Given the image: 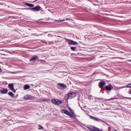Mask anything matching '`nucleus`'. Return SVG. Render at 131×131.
Masks as SVG:
<instances>
[{
    "label": "nucleus",
    "mask_w": 131,
    "mask_h": 131,
    "mask_svg": "<svg viewBox=\"0 0 131 131\" xmlns=\"http://www.w3.org/2000/svg\"><path fill=\"white\" fill-rule=\"evenodd\" d=\"M69 110L70 113L68 111H66L65 114H66V115H68V116H69L70 118H75L77 116L76 114L74 113V112H73V111H72V110L70 107H69Z\"/></svg>",
    "instance_id": "obj_1"
},
{
    "label": "nucleus",
    "mask_w": 131,
    "mask_h": 131,
    "mask_svg": "<svg viewBox=\"0 0 131 131\" xmlns=\"http://www.w3.org/2000/svg\"><path fill=\"white\" fill-rule=\"evenodd\" d=\"M77 96V94L75 92H73V91L71 92L70 93L68 94L67 99H73V98H75Z\"/></svg>",
    "instance_id": "obj_2"
},
{
    "label": "nucleus",
    "mask_w": 131,
    "mask_h": 131,
    "mask_svg": "<svg viewBox=\"0 0 131 131\" xmlns=\"http://www.w3.org/2000/svg\"><path fill=\"white\" fill-rule=\"evenodd\" d=\"M29 10H30V11H33V12H39V11H40V6H37L33 8H29Z\"/></svg>",
    "instance_id": "obj_3"
},
{
    "label": "nucleus",
    "mask_w": 131,
    "mask_h": 131,
    "mask_svg": "<svg viewBox=\"0 0 131 131\" xmlns=\"http://www.w3.org/2000/svg\"><path fill=\"white\" fill-rule=\"evenodd\" d=\"M57 88L59 90H64V89H66L67 88V86L64 83H58L57 84Z\"/></svg>",
    "instance_id": "obj_4"
},
{
    "label": "nucleus",
    "mask_w": 131,
    "mask_h": 131,
    "mask_svg": "<svg viewBox=\"0 0 131 131\" xmlns=\"http://www.w3.org/2000/svg\"><path fill=\"white\" fill-rule=\"evenodd\" d=\"M66 40H68L69 42V45H70V46H76L77 45H78V43L75 41H73L72 40H70L69 39H66Z\"/></svg>",
    "instance_id": "obj_5"
},
{
    "label": "nucleus",
    "mask_w": 131,
    "mask_h": 131,
    "mask_svg": "<svg viewBox=\"0 0 131 131\" xmlns=\"http://www.w3.org/2000/svg\"><path fill=\"white\" fill-rule=\"evenodd\" d=\"M52 103H53V104H54V105H61V104H62V101L61 100H56V99H52L51 100Z\"/></svg>",
    "instance_id": "obj_6"
},
{
    "label": "nucleus",
    "mask_w": 131,
    "mask_h": 131,
    "mask_svg": "<svg viewBox=\"0 0 131 131\" xmlns=\"http://www.w3.org/2000/svg\"><path fill=\"white\" fill-rule=\"evenodd\" d=\"M8 88L10 89V91H12L13 93H16V90L14 88V84L10 83L8 84Z\"/></svg>",
    "instance_id": "obj_7"
},
{
    "label": "nucleus",
    "mask_w": 131,
    "mask_h": 131,
    "mask_svg": "<svg viewBox=\"0 0 131 131\" xmlns=\"http://www.w3.org/2000/svg\"><path fill=\"white\" fill-rule=\"evenodd\" d=\"M24 98L25 100H34V97L31 95H26Z\"/></svg>",
    "instance_id": "obj_8"
},
{
    "label": "nucleus",
    "mask_w": 131,
    "mask_h": 131,
    "mask_svg": "<svg viewBox=\"0 0 131 131\" xmlns=\"http://www.w3.org/2000/svg\"><path fill=\"white\" fill-rule=\"evenodd\" d=\"M89 129L92 131H100V129L94 126H90L88 127Z\"/></svg>",
    "instance_id": "obj_9"
},
{
    "label": "nucleus",
    "mask_w": 131,
    "mask_h": 131,
    "mask_svg": "<svg viewBox=\"0 0 131 131\" xmlns=\"http://www.w3.org/2000/svg\"><path fill=\"white\" fill-rule=\"evenodd\" d=\"M1 94L5 95L8 94V90L7 89L3 88L2 90H0Z\"/></svg>",
    "instance_id": "obj_10"
},
{
    "label": "nucleus",
    "mask_w": 131,
    "mask_h": 131,
    "mask_svg": "<svg viewBox=\"0 0 131 131\" xmlns=\"http://www.w3.org/2000/svg\"><path fill=\"white\" fill-rule=\"evenodd\" d=\"M106 84V82L105 81H102L99 83V88L100 89H103L104 88V85Z\"/></svg>",
    "instance_id": "obj_11"
},
{
    "label": "nucleus",
    "mask_w": 131,
    "mask_h": 131,
    "mask_svg": "<svg viewBox=\"0 0 131 131\" xmlns=\"http://www.w3.org/2000/svg\"><path fill=\"white\" fill-rule=\"evenodd\" d=\"M39 58L38 56H33L31 59H30V61L31 62L32 61H35L36 60H38Z\"/></svg>",
    "instance_id": "obj_12"
},
{
    "label": "nucleus",
    "mask_w": 131,
    "mask_h": 131,
    "mask_svg": "<svg viewBox=\"0 0 131 131\" xmlns=\"http://www.w3.org/2000/svg\"><path fill=\"white\" fill-rule=\"evenodd\" d=\"M30 89V85H25L24 86V90L25 91H27V90H29Z\"/></svg>",
    "instance_id": "obj_13"
},
{
    "label": "nucleus",
    "mask_w": 131,
    "mask_h": 131,
    "mask_svg": "<svg viewBox=\"0 0 131 131\" xmlns=\"http://www.w3.org/2000/svg\"><path fill=\"white\" fill-rule=\"evenodd\" d=\"M90 117L91 119H93V120H95V121H98L99 119L96 118V117H95L93 116H90Z\"/></svg>",
    "instance_id": "obj_14"
},
{
    "label": "nucleus",
    "mask_w": 131,
    "mask_h": 131,
    "mask_svg": "<svg viewBox=\"0 0 131 131\" xmlns=\"http://www.w3.org/2000/svg\"><path fill=\"white\" fill-rule=\"evenodd\" d=\"M8 95L9 96H10V97H12V98H14V97H15V94H14V93H13V92H9L8 93Z\"/></svg>",
    "instance_id": "obj_15"
},
{
    "label": "nucleus",
    "mask_w": 131,
    "mask_h": 131,
    "mask_svg": "<svg viewBox=\"0 0 131 131\" xmlns=\"http://www.w3.org/2000/svg\"><path fill=\"white\" fill-rule=\"evenodd\" d=\"M26 6H27L28 7H31V8H33V7H34V5L29 3H26Z\"/></svg>",
    "instance_id": "obj_16"
},
{
    "label": "nucleus",
    "mask_w": 131,
    "mask_h": 131,
    "mask_svg": "<svg viewBox=\"0 0 131 131\" xmlns=\"http://www.w3.org/2000/svg\"><path fill=\"white\" fill-rule=\"evenodd\" d=\"M113 100H118V98L114 97L109 99H106V101H113Z\"/></svg>",
    "instance_id": "obj_17"
},
{
    "label": "nucleus",
    "mask_w": 131,
    "mask_h": 131,
    "mask_svg": "<svg viewBox=\"0 0 131 131\" xmlns=\"http://www.w3.org/2000/svg\"><path fill=\"white\" fill-rule=\"evenodd\" d=\"M105 90H106V91H111L112 89L111 88V86L106 85L105 86Z\"/></svg>",
    "instance_id": "obj_18"
},
{
    "label": "nucleus",
    "mask_w": 131,
    "mask_h": 131,
    "mask_svg": "<svg viewBox=\"0 0 131 131\" xmlns=\"http://www.w3.org/2000/svg\"><path fill=\"white\" fill-rule=\"evenodd\" d=\"M38 126H39L38 129H39V130L43 129V127H42V126H41V125H39Z\"/></svg>",
    "instance_id": "obj_19"
},
{
    "label": "nucleus",
    "mask_w": 131,
    "mask_h": 131,
    "mask_svg": "<svg viewBox=\"0 0 131 131\" xmlns=\"http://www.w3.org/2000/svg\"><path fill=\"white\" fill-rule=\"evenodd\" d=\"M66 111H67L66 110H61V113H63L64 114H66Z\"/></svg>",
    "instance_id": "obj_20"
},
{
    "label": "nucleus",
    "mask_w": 131,
    "mask_h": 131,
    "mask_svg": "<svg viewBox=\"0 0 131 131\" xmlns=\"http://www.w3.org/2000/svg\"><path fill=\"white\" fill-rule=\"evenodd\" d=\"M71 50H72V51H75V50H76V47H71Z\"/></svg>",
    "instance_id": "obj_21"
},
{
    "label": "nucleus",
    "mask_w": 131,
    "mask_h": 131,
    "mask_svg": "<svg viewBox=\"0 0 131 131\" xmlns=\"http://www.w3.org/2000/svg\"><path fill=\"white\" fill-rule=\"evenodd\" d=\"M127 88L131 89V83L127 85Z\"/></svg>",
    "instance_id": "obj_22"
},
{
    "label": "nucleus",
    "mask_w": 131,
    "mask_h": 131,
    "mask_svg": "<svg viewBox=\"0 0 131 131\" xmlns=\"http://www.w3.org/2000/svg\"><path fill=\"white\" fill-rule=\"evenodd\" d=\"M63 21H65V19H62L61 20H58V21L63 22Z\"/></svg>",
    "instance_id": "obj_23"
},
{
    "label": "nucleus",
    "mask_w": 131,
    "mask_h": 131,
    "mask_svg": "<svg viewBox=\"0 0 131 131\" xmlns=\"http://www.w3.org/2000/svg\"><path fill=\"white\" fill-rule=\"evenodd\" d=\"M127 62H131V59L127 60Z\"/></svg>",
    "instance_id": "obj_24"
},
{
    "label": "nucleus",
    "mask_w": 131,
    "mask_h": 131,
    "mask_svg": "<svg viewBox=\"0 0 131 131\" xmlns=\"http://www.w3.org/2000/svg\"><path fill=\"white\" fill-rule=\"evenodd\" d=\"M129 94H130V95H131V90H130V92H129Z\"/></svg>",
    "instance_id": "obj_25"
},
{
    "label": "nucleus",
    "mask_w": 131,
    "mask_h": 131,
    "mask_svg": "<svg viewBox=\"0 0 131 131\" xmlns=\"http://www.w3.org/2000/svg\"><path fill=\"white\" fill-rule=\"evenodd\" d=\"M127 99H129V100L131 101V98H127Z\"/></svg>",
    "instance_id": "obj_26"
},
{
    "label": "nucleus",
    "mask_w": 131,
    "mask_h": 131,
    "mask_svg": "<svg viewBox=\"0 0 131 131\" xmlns=\"http://www.w3.org/2000/svg\"><path fill=\"white\" fill-rule=\"evenodd\" d=\"M23 10H27V8H24V9H23Z\"/></svg>",
    "instance_id": "obj_27"
},
{
    "label": "nucleus",
    "mask_w": 131,
    "mask_h": 131,
    "mask_svg": "<svg viewBox=\"0 0 131 131\" xmlns=\"http://www.w3.org/2000/svg\"><path fill=\"white\" fill-rule=\"evenodd\" d=\"M2 71V69L0 68V72Z\"/></svg>",
    "instance_id": "obj_28"
},
{
    "label": "nucleus",
    "mask_w": 131,
    "mask_h": 131,
    "mask_svg": "<svg viewBox=\"0 0 131 131\" xmlns=\"http://www.w3.org/2000/svg\"><path fill=\"white\" fill-rule=\"evenodd\" d=\"M35 2H37V0H36ZM34 2H35V1H34L33 3H34Z\"/></svg>",
    "instance_id": "obj_29"
},
{
    "label": "nucleus",
    "mask_w": 131,
    "mask_h": 131,
    "mask_svg": "<svg viewBox=\"0 0 131 131\" xmlns=\"http://www.w3.org/2000/svg\"><path fill=\"white\" fill-rule=\"evenodd\" d=\"M0 110H1V107H0Z\"/></svg>",
    "instance_id": "obj_30"
}]
</instances>
